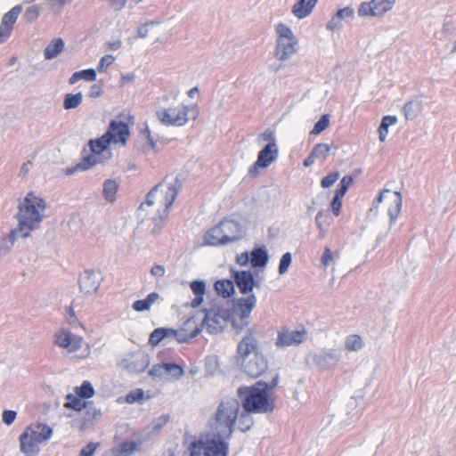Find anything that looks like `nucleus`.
I'll use <instances>...</instances> for the list:
<instances>
[{
  "instance_id": "nucleus-39",
  "label": "nucleus",
  "mask_w": 456,
  "mask_h": 456,
  "mask_svg": "<svg viewBox=\"0 0 456 456\" xmlns=\"http://www.w3.org/2000/svg\"><path fill=\"white\" fill-rule=\"evenodd\" d=\"M397 121L395 116H385L383 117L381 123L379 127V138L380 142H384L388 134V127L395 125Z\"/></svg>"
},
{
  "instance_id": "nucleus-3",
  "label": "nucleus",
  "mask_w": 456,
  "mask_h": 456,
  "mask_svg": "<svg viewBox=\"0 0 456 456\" xmlns=\"http://www.w3.org/2000/svg\"><path fill=\"white\" fill-rule=\"evenodd\" d=\"M280 375L276 373L270 382L259 380L252 386H241L237 390L240 406L254 413H271L276 408V399L271 392L278 386Z\"/></svg>"
},
{
  "instance_id": "nucleus-38",
  "label": "nucleus",
  "mask_w": 456,
  "mask_h": 456,
  "mask_svg": "<svg viewBox=\"0 0 456 456\" xmlns=\"http://www.w3.org/2000/svg\"><path fill=\"white\" fill-rule=\"evenodd\" d=\"M394 206H391L388 210L387 214L389 216V221L390 224H394L401 212L402 208V203H403V198L400 191L395 192V200H394Z\"/></svg>"
},
{
  "instance_id": "nucleus-24",
  "label": "nucleus",
  "mask_w": 456,
  "mask_h": 456,
  "mask_svg": "<svg viewBox=\"0 0 456 456\" xmlns=\"http://www.w3.org/2000/svg\"><path fill=\"white\" fill-rule=\"evenodd\" d=\"M100 162H102L100 160V155L99 154L92 153V154L87 155L86 157L83 158L81 162L77 164L75 167H73L71 168H68L66 170V174L68 175H71L74 173H76L77 171H86V170H88L92 167H94V165H96L97 163H100Z\"/></svg>"
},
{
  "instance_id": "nucleus-57",
  "label": "nucleus",
  "mask_w": 456,
  "mask_h": 456,
  "mask_svg": "<svg viewBox=\"0 0 456 456\" xmlns=\"http://www.w3.org/2000/svg\"><path fill=\"white\" fill-rule=\"evenodd\" d=\"M339 177L338 172H333L324 176L321 181V185L323 188H329L333 185Z\"/></svg>"
},
{
  "instance_id": "nucleus-48",
  "label": "nucleus",
  "mask_w": 456,
  "mask_h": 456,
  "mask_svg": "<svg viewBox=\"0 0 456 456\" xmlns=\"http://www.w3.org/2000/svg\"><path fill=\"white\" fill-rule=\"evenodd\" d=\"M330 124V115L324 114L321 117V118L315 123L311 134H319L322 131H324Z\"/></svg>"
},
{
  "instance_id": "nucleus-15",
  "label": "nucleus",
  "mask_w": 456,
  "mask_h": 456,
  "mask_svg": "<svg viewBox=\"0 0 456 456\" xmlns=\"http://www.w3.org/2000/svg\"><path fill=\"white\" fill-rule=\"evenodd\" d=\"M106 133L110 134L109 138L110 139L111 142H121L124 145L126 143L130 135L128 126L123 121L116 120L110 121Z\"/></svg>"
},
{
  "instance_id": "nucleus-7",
  "label": "nucleus",
  "mask_w": 456,
  "mask_h": 456,
  "mask_svg": "<svg viewBox=\"0 0 456 456\" xmlns=\"http://www.w3.org/2000/svg\"><path fill=\"white\" fill-rule=\"evenodd\" d=\"M193 108L187 105H178L171 108H164L156 110L155 114L161 124L167 126H184L188 119L190 110Z\"/></svg>"
},
{
  "instance_id": "nucleus-31",
  "label": "nucleus",
  "mask_w": 456,
  "mask_h": 456,
  "mask_svg": "<svg viewBox=\"0 0 456 456\" xmlns=\"http://www.w3.org/2000/svg\"><path fill=\"white\" fill-rule=\"evenodd\" d=\"M250 262L253 267H264L268 262L267 250L263 248H254L250 253Z\"/></svg>"
},
{
  "instance_id": "nucleus-59",
  "label": "nucleus",
  "mask_w": 456,
  "mask_h": 456,
  "mask_svg": "<svg viewBox=\"0 0 456 456\" xmlns=\"http://www.w3.org/2000/svg\"><path fill=\"white\" fill-rule=\"evenodd\" d=\"M99 445V443H88L81 449L79 456H93Z\"/></svg>"
},
{
  "instance_id": "nucleus-43",
  "label": "nucleus",
  "mask_w": 456,
  "mask_h": 456,
  "mask_svg": "<svg viewBox=\"0 0 456 456\" xmlns=\"http://www.w3.org/2000/svg\"><path fill=\"white\" fill-rule=\"evenodd\" d=\"M346 349L348 351H358L363 347V341L360 335L353 334L346 337L345 341Z\"/></svg>"
},
{
  "instance_id": "nucleus-28",
  "label": "nucleus",
  "mask_w": 456,
  "mask_h": 456,
  "mask_svg": "<svg viewBox=\"0 0 456 456\" xmlns=\"http://www.w3.org/2000/svg\"><path fill=\"white\" fill-rule=\"evenodd\" d=\"M19 237H20V232L16 227L6 237L2 238L0 240V255L8 254Z\"/></svg>"
},
{
  "instance_id": "nucleus-63",
  "label": "nucleus",
  "mask_w": 456,
  "mask_h": 456,
  "mask_svg": "<svg viewBox=\"0 0 456 456\" xmlns=\"http://www.w3.org/2000/svg\"><path fill=\"white\" fill-rule=\"evenodd\" d=\"M17 416L16 411L12 410H4L2 415L3 422L8 426L13 423Z\"/></svg>"
},
{
  "instance_id": "nucleus-35",
  "label": "nucleus",
  "mask_w": 456,
  "mask_h": 456,
  "mask_svg": "<svg viewBox=\"0 0 456 456\" xmlns=\"http://www.w3.org/2000/svg\"><path fill=\"white\" fill-rule=\"evenodd\" d=\"M140 450V444L134 441H125L118 447L113 450L115 456H131L134 452Z\"/></svg>"
},
{
  "instance_id": "nucleus-14",
  "label": "nucleus",
  "mask_w": 456,
  "mask_h": 456,
  "mask_svg": "<svg viewBox=\"0 0 456 456\" xmlns=\"http://www.w3.org/2000/svg\"><path fill=\"white\" fill-rule=\"evenodd\" d=\"M231 273L232 277L241 294H248L255 287H260L259 282L254 279L250 271H236L232 269Z\"/></svg>"
},
{
  "instance_id": "nucleus-10",
  "label": "nucleus",
  "mask_w": 456,
  "mask_h": 456,
  "mask_svg": "<svg viewBox=\"0 0 456 456\" xmlns=\"http://www.w3.org/2000/svg\"><path fill=\"white\" fill-rule=\"evenodd\" d=\"M306 339V331L292 330L287 328H283L277 334L275 346L278 348H284L291 346H297L302 344Z\"/></svg>"
},
{
  "instance_id": "nucleus-64",
  "label": "nucleus",
  "mask_w": 456,
  "mask_h": 456,
  "mask_svg": "<svg viewBox=\"0 0 456 456\" xmlns=\"http://www.w3.org/2000/svg\"><path fill=\"white\" fill-rule=\"evenodd\" d=\"M81 79L92 82L96 79V70L94 69H87L80 70Z\"/></svg>"
},
{
  "instance_id": "nucleus-9",
  "label": "nucleus",
  "mask_w": 456,
  "mask_h": 456,
  "mask_svg": "<svg viewBox=\"0 0 456 456\" xmlns=\"http://www.w3.org/2000/svg\"><path fill=\"white\" fill-rule=\"evenodd\" d=\"M53 344L66 349L69 353H74L82 346V338L68 330H60L53 335Z\"/></svg>"
},
{
  "instance_id": "nucleus-49",
  "label": "nucleus",
  "mask_w": 456,
  "mask_h": 456,
  "mask_svg": "<svg viewBox=\"0 0 456 456\" xmlns=\"http://www.w3.org/2000/svg\"><path fill=\"white\" fill-rule=\"evenodd\" d=\"M39 14H40L39 7L37 5H32L25 11V12L23 14V18L26 20V22L32 23L38 18Z\"/></svg>"
},
{
  "instance_id": "nucleus-55",
  "label": "nucleus",
  "mask_w": 456,
  "mask_h": 456,
  "mask_svg": "<svg viewBox=\"0 0 456 456\" xmlns=\"http://www.w3.org/2000/svg\"><path fill=\"white\" fill-rule=\"evenodd\" d=\"M159 23L160 22L158 20H151V21H148V22L139 26L137 28V37H139V38L147 37V36L149 34V26H156V25H159Z\"/></svg>"
},
{
  "instance_id": "nucleus-5",
  "label": "nucleus",
  "mask_w": 456,
  "mask_h": 456,
  "mask_svg": "<svg viewBox=\"0 0 456 456\" xmlns=\"http://www.w3.org/2000/svg\"><path fill=\"white\" fill-rule=\"evenodd\" d=\"M45 208L46 203L43 198L36 195L33 191L26 195L23 201L19 204L18 212L15 215L20 238L29 237L31 232L40 226Z\"/></svg>"
},
{
  "instance_id": "nucleus-26",
  "label": "nucleus",
  "mask_w": 456,
  "mask_h": 456,
  "mask_svg": "<svg viewBox=\"0 0 456 456\" xmlns=\"http://www.w3.org/2000/svg\"><path fill=\"white\" fill-rule=\"evenodd\" d=\"M223 236H224L223 230L221 228L220 224H218L217 225L211 228L210 230H208L206 232V234L204 236L205 244L209 245V246L226 245V241H225L224 238H223Z\"/></svg>"
},
{
  "instance_id": "nucleus-13",
  "label": "nucleus",
  "mask_w": 456,
  "mask_h": 456,
  "mask_svg": "<svg viewBox=\"0 0 456 456\" xmlns=\"http://www.w3.org/2000/svg\"><path fill=\"white\" fill-rule=\"evenodd\" d=\"M102 281L101 272L86 270L79 277V288L84 294H92L98 290Z\"/></svg>"
},
{
  "instance_id": "nucleus-47",
  "label": "nucleus",
  "mask_w": 456,
  "mask_h": 456,
  "mask_svg": "<svg viewBox=\"0 0 456 456\" xmlns=\"http://www.w3.org/2000/svg\"><path fill=\"white\" fill-rule=\"evenodd\" d=\"M353 183L354 179L351 175H345L338 185L335 194L344 197Z\"/></svg>"
},
{
  "instance_id": "nucleus-52",
  "label": "nucleus",
  "mask_w": 456,
  "mask_h": 456,
  "mask_svg": "<svg viewBox=\"0 0 456 456\" xmlns=\"http://www.w3.org/2000/svg\"><path fill=\"white\" fill-rule=\"evenodd\" d=\"M144 392L141 388H136L130 391L126 396V402L127 403H134L143 399Z\"/></svg>"
},
{
  "instance_id": "nucleus-11",
  "label": "nucleus",
  "mask_w": 456,
  "mask_h": 456,
  "mask_svg": "<svg viewBox=\"0 0 456 456\" xmlns=\"http://www.w3.org/2000/svg\"><path fill=\"white\" fill-rule=\"evenodd\" d=\"M22 10V5L17 4L2 17L0 24V44H4L11 37L13 26Z\"/></svg>"
},
{
  "instance_id": "nucleus-20",
  "label": "nucleus",
  "mask_w": 456,
  "mask_h": 456,
  "mask_svg": "<svg viewBox=\"0 0 456 456\" xmlns=\"http://www.w3.org/2000/svg\"><path fill=\"white\" fill-rule=\"evenodd\" d=\"M278 156L279 148L277 143H267L258 152L257 165L262 166V168H266L278 159Z\"/></svg>"
},
{
  "instance_id": "nucleus-2",
  "label": "nucleus",
  "mask_w": 456,
  "mask_h": 456,
  "mask_svg": "<svg viewBox=\"0 0 456 456\" xmlns=\"http://www.w3.org/2000/svg\"><path fill=\"white\" fill-rule=\"evenodd\" d=\"M240 411L238 399H222L208 419V431L190 444V456H228Z\"/></svg>"
},
{
  "instance_id": "nucleus-18",
  "label": "nucleus",
  "mask_w": 456,
  "mask_h": 456,
  "mask_svg": "<svg viewBox=\"0 0 456 456\" xmlns=\"http://www.w3.org/2000/svg\"><path fill=\"white\" fill-rule=\"evenodd\" d=\"M25 431H28V435L38 444L47 442L53 435V428L44 423L30 424L26 428Z\"/></svg>"
},
{
  "instance_id": "nucleus-17",
  "label": "nucleus",
  "mask_w": 456,
  "mask_h": 456,
  "mask_svg": "<svg viewBox=\"0 0 456 456\" xmlns=\"http://www.w3.org/2000/svg\"><path fill=\"white\" fill-rule=\"evenodd\" d=\"M219 224L223 230V238H224L226 244L241 239L242 226L239 222L224 219Z\"/></svg>"
},
{
  "instance_id": "nucleus-40",
  "label": "nucleus",
  "mask_w": 456,
  "mask_h": 456,
  "mask_svg": "<svg viewBox=\"0 0 456 456\" xmlns=\"http://www.w3.org/2000/svg\"><path fill=\"white\" fill-rule=\"evenodd\" d=\"M83 101V94L81 92L77 94H67L63 101V108L65 110H72L77 108Z\"/></svg>"
},
{
  "instance_id": "nucleus-51",
  "label": "nucleus",
  "mask_w": 456,
  "mask_h": 456,
  "mask_svg": "<svg viewBox=\"0 0 456 456\" xmlns=\"http://www.w3.org/2000/svg\"><path fill=\"white\" fill-rule=\"evenodd\" d=\"M166 367L167 374H170L175 379H180L184 374L183 369L176 363L167 362Z\"/></svg>"
},
{
  "instance_id": "nucleus-16",
  "label": "nucleus",
  "mask_w": 456,
  "mask_h": 456,
  "mask_svg": "<svg viewBox=\"0 0 456 456\" xmlns=\"http://www.w3.org/2000/svg\"><path fill=\"white\" fill-rule=\"evenodd\" d=\"M341 355L337 349L322 350L313 356V362L322 370L335 366L340 360Z\"/></svg>"
},
{
  "instance_id": "nucleus-1",
  "label": "nucleus",
  "mask_w": 456,
  "mask_h": 456,
  "mask_svg": "<svg viewBox=\"0 0 456 456\" xmlns=\"http://www.w3.org/2000/svg\"><path fill=\"white\" fill-rule=\"evenodd\" d=\"M256 305L254 294L238 298L232 311L212 307L203 309L204 318L201 328L209 334H217L224 330L228 321L231 322L236 333L246 331L237 344L234 362L247 376L256 379L268 369V361L262 351L260 327L256 324L249 326L250 314Z\"/></svg>"
},
{
  "instance_id": "nucleus-23",
  "label": "nucleus",
  "mask_w": 456,
  "mask_h": 456,
  "mask_svg": "<svg viewBox=\"0 0 456 456\" xmlns=\"http://www.w3.org/2000/svg\"><path fill=\"white\" fill-rule=\"evenodd\" d=\"M318 0H299L292 6V13L298 19H304L311 14Z\"/></svg>"
},
{
  "instance_id": "nucleus-62",
  "label": "nucleus",
  "mask_w": 456,
  "mask_h": 456,
  "mask_svg": "<svg viewBox=\"0 0 456 456\" xmlns=\"http://www.w3.org/2000/svg\"><path fill=\"white\" fill-rule=\"evenodd\" d=\"M333 252L330 250L329 247L324 248L323 254L321 257L322 264L327 267L333 262Z\"/></svg>"
},
{
  "instance_id": "nucleus-61",
  "label": "nucleus",
  "mask_w": 456,
  "mask_h": 456,
  "mask_svg": "<svg viewBox=\"0 0 456 456\" xmlns=\"http://www.w3.org/2000/svg\"><path fill=\"white\" fill-rule=\"evenodd\" d=\"M342 198L343 197L335 194V196L332 199L330 207H331L332 213L336 216H338L340 215V209H341V206H342Z\"/></svg>"
},
{
  "instance_id": "nucleus-33",
  "label": "nucleus",
  "mask_w": 456,
  "mask_h": 456,
  "mask_svg": "<svg viewBox=\"0 0 456 456\" xmlns=\"http://www.w3.org/2000/svg\"><path fill=\"white\" fill-rule=\"evenodd\" d=\"M159 298L158 292L150 293L144 299L136 300L133 303V309L136 312H143L150 310L152 304Z\"/></svg>"
},
{
  "instance_id": "nucleus-58",
  "label": "nucleus",
  "mask_w": 456,
  "mask_h": 456,
  "mask_svg": "<svg viewBox=\"0 0 456 456\" xmlns=\"http://www.w3.org/2000/svg\"><path fill=\"white\" fill-rule=\"evenodd\" d=\"M258 142H266L267 143H277L275 133L271 129H266L258 135Z\"/></svg>"
},
{
  "instance_id": "nucleus-37",
  "label": "nucleus",
  "mask_w": 456,
  "mask_h": 456,
  "mask_svg": "<svg viewBox=\"0 0 456 456\" xmlns=\"http://www.w3.org/2000/svg\"><path fill=\"white\" fill-rule=\"evenodd\" d=\"M82 399L83 398L79 397L77 395L68 394L66 395V402L64 403V407L67 409H72L74 411H80L84 408H87V404H91V403L85 402Z\"/></svg>"
},
{
  "instance_id": "nucleus-34",
  "label": "nucleus",
  "mask_w": 456,
  "mask_h": 456,
  "mask_svg": "<svg viewBox=\"0 0 456 456\" xmlns=\"http://www.w3.org/2000/svg\"><path fill=\"white\" fill-rule=\"evenodd\" d=\"M215 289L224 298L231 297L234 293V283L232 280H219L215 283Z\"/></svg>"
},
{
  "instance_id": "nucleus-29",
  "label": "nucleus",
  "mask_w": 456,
  "mask_h": 456,
  "mask_svg": "<svg viewBox=\"0 0 456 456\" xmlns=\"http://www.w3.org/2000/svg\"><path fill=\"white\" fill-rule=\"evenodd\" d=\"M252 413H254V411H248L244 409H242L241 411H240L236 423L240 431L246 433L251 429L254 425V419L251 415Z\"/></svg>"
},
{
  "instance_id": "nucleus-19",
  "label": "nucleus",
  "mask_w": 456,
  "mask_h": 456,
  "mask_svg": "<svg viewBox=\"0 0 456 456\" xmlns=\"http://www.w3.org/2000/svg\"><path fill=\"white\" fill-rule=\"evenodd\" d=\"M354 17V11L353 7L346 6L345 8L339 9L327 22L326 28L330 31L339 30L343 28V20H352Z\"/></svg>"
},
{
  "instance_id": "nucleus-8",
  "label": "nucleus",
  "mask_w": 456,
  "mask_h": 456,
  "mask_svg": "<svg viewBox=\"0 0 456 456\" xmlns=\"http://www.w3.org/2000/svg\"><path fill=\"white\" fill-rule=\"evenodd\" d=\"M395 0H370L362 2L358 7V15L362 18L382 17L393 9Z\"/></svg>"
},
{
  "instance_id": "nucleus-27",
  "label": "nucleus",
  "mask_w": 456,
  "mask_h": 456,
  "mask_svg": "<svg viewBox=\"0 0 456 456\" xmlns=\"http://www.w3.org/2000/svg\"><path fill=\"white\" fill-rule=\"evenodd\" d=\"M422 110V102L413 99L407 102L403 107V112L407 120L415 119Z\"/></svg>"
},
{
  "instance_id": "nucleus-56",
  "label": "nucleus",
  "mask_w": 456,
  "mask_h": 456,
  "mask_svg": "<svg viewBox=\"0 0 456 456\" xmlns=\"http://www.w3.org/2000/svg\"><path fill=\"white\" fill-rule=\"evenodd\" d=\"M183 329H186V333H194V330L197 329H201V324L198 325L196 318L194 316L187 319L183 325L181 326Z\"/></svg>"
},
{
  "instance_id": "nucleus-25",
  "label": "nucleus",
  "mask_w": 456,
  "mask_h": 456,
  "mask_svg": "<svg viewBox=\"0 0 456 456\" xmlns=\"http://www.w3.org/2000/svg\"><path fill=\"white\" fill-rule=\"evenodd\" d=\"M65 42L61 37H55L50 41L44 50V57L45 60H53L63 52Z\"/></svg>"
},
{
  "instance_id": "nucleus-32",
  "label": "nucleus",
  "mask_w": 456,
  "mask_h": 456,
  "mask_svg": "<svg viewBox=\"0 0 456 456\" xmlns=\"http://www.w3.org/2000/svg\"><path fill=\"white\" fill-rule=\"evenodd\" d=\"M110 134L105 133L100 138L90 140L89 146L91 151L94 154L101 155L105 150H107L109 145L111 143V141L109 138Z\"/></svg>"
},
{
  "instance_id": "nucleus-21",
  "label": "nucleus",
  "mask_w": 456,
  "mask_h": 456,
  "mask_svg": "<svg viewBox=\"0 0 456 456\" xmlns=\"http://www.w3.org/2000/svg\"><path fill=\"white\" fill-rule=\"evenodd\" d=\"M142 216L144 218L149 216L147 221L149 222L148 229L150 233L155 237L159 235L164 227L165 220L167 216H165L162 213L158 214L154 212H145Z\"/></svg>"
},
{
  "instance_id": "nucleus-41",
  "label": "nucleus",
  "mask_w": 456,
  "mask_h": 456,
  "mask_svg": "<svg viewBox=\"0 0 456 456\" xmlns=\"http://www.w3.org/2000/svg\"><path fill=\"white\" fill-rule=\"evenodd\" d=\"M329 215L323 210H320L315 216V223L320 230V236L323 238L330 226V222L328 220Z\"/></svg>"
},
{
  "instance_id": "nucleus-4",
  "label": "nucleus",
  "mask_w": 456,
  "mask_h": 456,
  "mask_svg": "<svg viewBox=\"0 0 456 456\" xmlns=\"http://www.w3.org/2000/svg\"><path fill=\"white\" fill-rule=\"evenodd\" d=\"M181 188L182 183L178 177L173 183H167L166 180L160 182L147 193L145 200L138 208L139 215L142 216L144 212H154L168 216L169 208Z\"/></svg>"
},
{
  "instance_id": "nucleus-50",
  "label": "nucleus",
  "mask_w": 456,
  "mask_h": 456,
  "mask_svg": "<svg viewBox=\"0 0 456 456\" xmlns=\"http://www.w3.org/2000/svg\"><path fill=\"white\" fill-rule=\"evenodd\" d=\"M292 262V255L289 252H287L282 255L280 264H279V273L281 275L286 273L291 265Z\"/></svg>"
},
{
  "instance_id": "nucleus-42",
  "label": "nucleus",
  "mask_w": 456,
  "mask_h": 456,
  "mask_svg": "<svg viewBox=\"0 0 456 456\" xmlns=\"http://www.w3.org/2000/svg\"><path fill=\"white\" fill-rule=\"evenodd\" d=\"M201 332V329H197L194 333H186V329L180 328L175 330L174 338L179 343H188L192 338H196Z\"/></svg>"
},
{
  "instance_id": "nucleus-36",
  "label": "nucleus",
  "mask_w": 456,
  "mask_h": 456,
  "mask_svg": "<svg viewBox=\"0 0 456 456\" xmlns=\"http://www.w3.org/2000/svg\"><path fill=\"white\" fill-rule=\"evenodd\" d=\"M119 185L118 182L114 179H107L103 183L102 193L104 199L109 202H113L116 200V195Z\"/></svg>"
},
{
  "instance_id": "nucleus-6",
  "label": "nucleus",
  "mask_w": 456,
  "mask_h": 456,
  "mask_svg": "<svg viewBox=\"0 0 456 456\" xmlns=\"http://www.w3.org/2000/svg\"><path fill=\"white\" fill-rule=\"evenodd\" d=\"M276 33L278 38L274 56L280 61H287L297 53L298 41L291 28L283 23L276 26Z\"/></svg>"
},
{
  "instance_id": "nucleus-46",
  "label": "nucleus",
  "mask_w": 456,
  "mask_h": 456,
  "mask_svg": "<svg viewBox=\"0 0 456 456\" xmlns=\"http://www.w3.org/2000/svg\"><path fill=\"white\" fill-rule=\"evenodd\" d=\"M167 330L166 328H157L150 335L149 344L155 346L163 339L167 338Z\"/></svg>"
},
{
  "instance_id": "nucleus-30",
  "label": "nucleus",
  "mask_w": 456,
  "mask_h": 456,
  "mask_svg": "<svg viewBox=\"0 0 456 456\" xmlns=\"http://www.w3.org/2000/svg\"><path fill=\"white\" fill-rule=\"evenodd\" d=\"M191 289L195 295V298L191 302V306L196 308L203 302L206 283L203 281H193L191 282Z\"/></svg>"
},
{
  "instance_id": "nucleus-44",
  "label": "nucleus",
  "mask_w": 456,
  "mask_h": 456,
  "mask_svg": "<svg viewBox=\"0 0 456 456\" xmlns=\"http://www.w3.org/2000/svg\"><path fill=\"white\" fill-rule=\"evenodd\" d=\"M76 394L83 398V399H88L94 395V388L92 385V383L88 380H85L80 387H77L75 388Z\"/></svg>"
},
{
  "instance_id": "nucleus-60",
  "label": "nucleus",
  "mask_w": 456,
  "mask_h": 456,
  "mask_svg": "<svg viewBox=\"0 0 456 456\" xmlns=\"http://www.w3.org/2000/svg\"><path fill=\"white\" fill-rule=\"evenodd\" d=\"M103 94V86L102 84L96 83L90 86L88 96L93 99L99 98Z\"/></svg>"
},
{
  "instance_id": "nucleus-53",
  "label": "nucleus",
  "mask_w": 456,
  "mask_h": 456,
  "mask_svg": "<svg viewBox=\"0 0 456 456\" xmlns=\"http://www.w3.org/2000/svg\"><path fill=\"white\" fill-rule=\"evenodd\" d=\"M166 366L167 362L153 365L152 368L149 370V375L152 378L158 379L164 377V375L167 374Z\"/></svg>"
},
{
  "instance_id": "nucleus-54",
  "label": "nucleus",
  "mask_w": 456,
  "mask_h": 456,
  "mask_svg": "<svg viewBox=\"0 0 456 456\" xmlns=\"http://www.w3.org/2000/svg\"><path fill=\"white\" fill-rule=\"evenodd\" d=\"M115 61V57L110 54H106L101 58L97 70L100 73H103L106 71L107 68L110 66Z\"/></svg>"
},
{
  "instance_id": "nucleus-22",
  "label": "nucleus",
  "mask_w": 456,
  "mask_h": 456,
  "mask_svg": "<svg viewBox=\"0 0 456 456\" xmlns=\"http://www.w3.org/2000/svg\"><path fill=\"white\" fill-rule=\"evenodd\" d=\"M20 450L25 456H35L39 451V444L32 438L28 431H25L20 436Z\"/></svg>"
},
{
  "instance_id": "nucleus-45",
  "label": "nucleus",
  "mask_w": 456,
  "mask_h": 456,
  "mask_svg": "<svg viewBox=\"0 0 456 456\" xmlns=\"http://www.w3.org/2000/svg\"><path fill=\"white\" fill-rule=\"evenodd\" d=\"M330 151V146L327 143H317L312 150L313 156L316 159L325 160Z\"/></svg>"
},
{
  "instance_id": "nucleus-12",
  "label": "nucleus",
  "mask_w": 456,
  "mask_h": 456,
  "mask_svg": "<svg viewBox=\"0 0 456 456\" xmlns=\"http://www.w3.org/2000/svg\"><path fill=\"white\" fill-rule=\"evenodd\" d=\"M150 356L142 351L130 354L127 358L123 360L124 367L130 373H141L150 365Z\"/></svg>"
}]
</instances>
